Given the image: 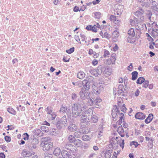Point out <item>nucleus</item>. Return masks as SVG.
Segmentation results:
<instances>
[{
    "label": "nucleus",
    "instance_id": "obj_11",
    "mask_svg": "<svg viewBox=\"0 0 158 158\" xmlns=\"http://www.w3.org/2000/svg\"><path fill=\"white\" fill-rule=\"evenodd\" d=\"M123 6L122 5H118L117 8L114 10V14L120 15L123 9Z\"/></svg>",
    "mask_w": 158,
    "mask_h": 158
},
{
    "label": "nucleus",
    "instance_id": "obj_8",
    "mask_svg": "<svg viewBox=\"0 0 158 158\" xmlns=\"http://www.w3.org/2000/svg\"><path fill=\"white\" fill-rule=\"evenodd\" d=\"M32 149L28 147L26 149L23 150L22 153L23 156L26 157H29L31 156L33 153Z\"/></svg>",
    "mask_w": 158,
    "mask_h": 158
},
{
    "label": "nucleus",
    "instance_id": "obj_15",
    "mask_svg": "<svg viewBox=\"0 0 158 158\" xmlns=\"http://www.w3.org/2000/svg\"><path fill=\"white\" fill-rule=\"evenodd\" d=\"M77 128V126L72 123H70L68 127V129L71 131H75Z\"/></svg>",
    "mask_w": 158,
    "mask_h": 158
},
{
    "label": "nucleus",
    "instance_id": "obj_64",
    "mask_svg": "<svg viewBox=\"0 0 158 158\" xmlns=\"http://www.w3.org/2000/svg\"><path fill=\"white\" fill-rule=\"evenodd\" d=\"M93 27L91 25H89L87 26L86 27V29L89 31H92Z\"/></svg>",
    "mask_w": 158,
    "mask_h": 158
},
{
    "label": "nucleus",
    "instance_id": "obj_12",
    "mask_svg": "<svg viewBox=\"0 0 158 158\" xmlns=\"http://www.w3.org/2000/svg\"><path fill=\"white\" fill-rule=\"evenodd\" d=\"M61 155L64 158H72V156L69 152L63 150L61 152Z\"/></svg>",
    "mask_w": 158,
    "mask_h": 158
},
{
    "label": "nucleus",
    "instance_id": "obj_4",
    "mask_svg": "<svg viewBox=\"0 0 158 158\" xmlns=\"http://www.w3.org/2000/svg\"><path fill=\"white\" fill-rule=\"evenodd\" d=\"M144 11L142 9H140V11H137L135 12V18L137 23L143 22L144 20L143 15Z\"/></svg>",
    "mask_w": 158,
    "mask_h": 158
},
{
    "label": "nucleus",
    "instance_id": "obj_17",
    "mask_svg": "<svg viewBox=\"0 0 158 158\" xmlns=\"http://www.w3.org/2000/svg\"><path fill=\"white\" fill-rule=\"evenodd\" d=\"M110 19L111 21H113L115 24H117V25H118V24H119V23L120 22V21L119 20H117L116 17L114 15H111L110 17Z\"/></svg>",
    "mask_w": 158,
    "mask_h": 158
},
{
    "label": "nucleus",
    "instance_id": "obj_20",
    "mask_svg": "<svg viewBox=\"0 0 158 158\" xmlns=\"http://www.w3.org/2000/svg\"><path fill=\"white\" fill-rule=\"evenodd\" d=\"M103 66L102 65L99 66L97 69H96V71L97 76L101 74L103 69Z\"/></svg>",
    "mask_w": 158,
    "mask_h": 158
},
{
    "label": "nucleus",
    "instance_id": "obj_56",
    "mask_svg": "<svg viewBox=\"0 0 158 158\" xmlns=\"http://www.w3.org/2000/svg\"><path fill=\"white\" fill-rule=\"evenodd\" d=\"M22 138H28L29 136L27 133H25L22 135Z\"/></svg>",
    "mask_w": 158,
    "mask_h": 158
},
{
    "label": "nucleus",
    "instance_id": "obj_26",
    "mask_svg": "<svg viewBox=\"0 0 158 158\" xmlns=\"http://www.w3.org/2000/svg\"><path fill=\"white\" fill-rule=\"evenodd\" d=\"M61 151L59 148H56L53 151V154L56 156H57L60 155Z\"/></svg>",
    "mask_w": 158,
    "mask_h": 158
},
{
    "label": "nucleus",
    "instance_id": "obj_48",
    "mask_svg": "<svg viewBox=\"0 0 158 158\" xmlns=\"http://www.w3.org/2000/svg\"><path fill=\"white\" fill-rule=\"evenodd\" d=\"M74 39L75 40L79 43L81 44V42L80 41L79 36L77 35H76L74 36Z\"/></svg>",
    "mask_w": 158,
    "mask_h": 158
},
{
    "label": "nucleus",
    "instance_id": "obj_16",
    "mask_svg": "<svg viewBox=\"0 0 158 158\" xmlns=\"http://www.w3.org/2000/svg\"><path fill=\"white\" fill-rule=\"evenodd\" d=\"M92 88L93 92L96 95H98L101 92V90L100 89L98 88L94 85H92Z\"/></svg>",
    "mask_w": 158,
    "mask_h": 158
},
{
    "label": "nucleus",
    "instance_id": "obj_45",
    "mask_svg": "<svg viewBox=\"0 0 158 158\" xmlns=\"http://www.w3.org/2000/svg\"><path fill=\"white\" fill-rule=\"evenodd\" d=\"M142 2V3L141 4V5L143 7H149V4L148 2Z\"/></svg>",
    "mask_w": 158,
    "mask_h": 158
},
{
    "label": "nucleus",
    "instance_id": "obj_36",
    "mask_svg": "<svg viewBox=\"0 0 158 158\" xmlns=\"http://www.w3.org/2000/svg\"><path fill=\"white\" fill-rule=\"evenodd\" d=\"M129 35H131L132 36H135V33L134 29L133 28H131L128 32Z\"/></svg>",
    "mask_w": 158,
    "mask_h": 158
},
{
    "label": "nucleus",
    "instance_id": "obj_23",
    "mask_svg": "<svg viewBox=\"0 0 158 158\" xmlns=\"http://www.w3.org/2000/svg\"><path fill=\"white\" fill-rule=\"evenodd\" d=\"M127 40L128 42L131 43H134L135 41V36L131 35H129L127 37Z\"/></svg>",
    "mask_w": 158,
    "mask_h": 158
},
{
    "label": "nucleus",
    "instance_id": "obj_25",
    "mask_svg": "<svg viewBox=\"0 0 158 158\" xmlns=\"http://www.w3.org/2000/svg\"><path fill=\"white\" fill-rule=\"evenodd\" d=\"M85 74L82 71L79 72L77 75V78L81 79H82L85 76Z\"/></svg>",
    "mask_w": 158,
    "mask_h": 158
},
{
    "label": "nucleus",
    "instance_id": "obj_53",
    "mask_svg": "<svg viewBox=\"0 0 158 158\" xmlns=\"http://www.w3.org/2000/svg\"><path fill=\"white\" fill-rule=\"evenodd\" d=\"M152 15V14L151 12L150 11H148L147 13V16L149 20H150L151 17Z\"/></svg>",
    "mask_w": 158,
    "mask_h": 158
},
{
    "label": "nucleus",
    "instance_id": "obj_27",
    "mask_svg": "<svg viewBox=\"0 0 158 158\" xmlns=\"http://www.w3.org/2000/svg\"><path fill=\"white\" fill-rule=\"evenodd\" d=\"M104 72L106 74L108 75H110L111 74L112 69L110 68L107 67L106 68Z\"/></svg>",
    "mask_w": 158,
    "mask_h": 158
},
{
    "label": "nucleus",
    "instance_id": "obj_40",
    "mask_svg": "<svg viewBox=\"0 0 158 158\" xmlns=\"http://www.w3.org/2000/svg\"><path fill=\"white\" fill-rule=\"evenodd\" d=\"M7 111L10 113L15 114V111L12 108H8L7 109Z\"/></svg>",
    "mask_w": 158,
    "mask_h": 158
},
{
    "label": "nucleus",
    "instance_id": "obj_6",
    "mask_svg": "<svg viewBox=\"0 0 158 158\" xmlns=\"http://www.w3.org/2000/svg\"><path fill=\"white\" fill-rule=\"evenodd\" d=\"M60 111L63 113H66L67 117L69 118L71 116L72 113L70 109L69 108H67L65 106H61L60 110Z\"/></svg>",
    "mask_w": 158,
    "mask_h": 158
},
{
    "label": "nucleus",
    "instance_id": "obj_7",
    "mask_svg": "<svg viewBox=\"0 0 158 158\" xmlns=\"http://www.w3.org/2000/svg\"><path fill=\"white\" fill-rule=\"evenodd\" d=\"M79 95L81 98L82 100H85V98L89 99L90 97L89 92L85 91L84 89H81Z\"/></svg>",
    "mask_w": 158,
    "mask_h": 158
},
{
    "label": "nucleus",
    "instance_id": "obj_32",
    "mask_svg": "<svg viewBox=\"0 0 158 158\" xmlns=\"http://www.w3.org/2000/svg\"><path fill=\"white\" fill-rule=\"evenodd\" d=\"M52 107L51 106H48L45 109V110L47 112L48 114H51L52 112Z\"/></svg>",
    "mask_w": 158,
    "mask_h": 158
},
{
    "label": "nucleus",
    "instance_id": "obj_60",
    "mask_svg": "<svg viewBox=\"0 0 158 158\" xmlns=\"http://www.w3.org/2000/svg\"><path fill=\"white\" fill-rule=\"evenodd\" d=\"M126 108L125 107V106L124 104H123L121 107V111L124 112L126 110Z\"/></svg>",
    "mask_w": 158,
    "mask_h": 158
},
{
    "label": "nucleus",
    "instance_id": "obj_21",
    "mask_svg": "<svg viewBox=\"0 0 158 158\" xmlns=\"http://www.w3.org/2000/svg\"><path fill=\"white\" fill-rule=\"evenodd\" d=\"M74 142V144L77 146V147L83 145L82 142L79 139H75Z\"/></svg>",
    "mask_w": 158,
    "mask_h": 158
},
{
    "label": "nucleus",
    "instance_id": "obj_30",
    "mask_svg": "<svg viewBox=\"0 0 158 158\" xmlns=\"http://www.w3.org/2000/svg\"><path fill=\"white\" fill-rule=\"evenodd\" d=\"M138 74V73L136 71H135L132 72L131 73V75L132 76L131 78L132 80H135L137 77Z\"/></svg>",
    "mask_w": 158,
    "mask_h": 158
},
{
    "label": "nucleus",
    "instance_id": "obj_54",
    "mask_svg": "<svg viewBox=\"0 0 158 158\" xmlns=\"http://www.w3.org/2000/svg\"><path fill=\"white\" fill-rule=\"evenodd\" d=\"M80 36L81 40V41H84L85 39L86 36L85 35L83 34H81Z\"/></svg>",
    "mask_w": 158,
    "mask_h": 158
},
{
    "label": "nucleus",
    "instance_id": "obj_59",
    "mask_svg": "<svg viewBox=\"0 0 158 158\" xmlns=\"http://www.w3.org/2000/svg\"><path fill=\"white\" fill-rule=\"evenodd\" d=\"M71 145L69 144H66L65 145V148L68 150H70L71 148Z\"/></svg>",
    "mask_w": 158,
    "mask_h": 158
},
{
    "label": "nucleus",
    "instance_id": "obj_63",
    "mask_svg": "<svg viewBox=\"0 0 158 158\" xmlns=\"http://www.w3.org/2000/svg\"><path fill=\"white\" fill-rule=\"evenodd\" d=\"M98 61L96 59L94 60L92 62V64L94 66H95L96 65H97L98 64Z\"/></svg>",
    "mask_w": 158,
    "mask_h": 158
},
{
    "label": "nucleus",
    "instance_id": "obj_31",
    "mask_svg": "<svg viewBox=\"0 0 158 158\" xmlns=\"http://www.w3.org/2000/svg\"><path fill=\"white\" fill-rule=\"evenodd\" d=\"M112 152V150L111 149L106 150L105 154L106 158H109L111 156V153Z\"/></svg>",
    "mask_w": 158,
    "mask_h": 158
},
{
    "label": "nucleus",
    "instance_id": "obj_50",
    "mask_svg": "<svg viewBox=\"0 0 158 158\" xmlns=\"http://www.w3.org/2000/svg\"><path fill=\"white\" fill-rule=\"evenodd\" d=\"M103 127L102 125L101 124L99 125L98 128V131L99 132H103Z\"/></svg>",
    "mask_w": 158,
    "mask_h": 158
},
{
    "label": "nucleus",
    "instance_id": "obj_41",
    "mask_svg": "<svg viewBox=\"0 0 158 158\" xmlns=\"http://www.w3.org/2000/svg\"><path fill=\"white\" fill-rule=\"evenodd\" d=\"M88 104L90 106H91L93 104H94V99L91 98L88 101Z\"/></svg>",
    "mask_w": 158,
    "mask_h": 158
},
{
    "label": "nucleus",
    "instance_id": "obj_34",
    "mask_svg": "<svg viewBox=\"0 0 158 158\" xmlns=\"http://www.w3.org/2000/svg\"><path fill=\"white\" fill-rule=\"evenodd\" d=\"M145 81V79L143 77H139L137 80L136 83L137 84H141L143 83Z\"/></svg>",
    "mask_w": 158,
    "mask_h": 158
},
{
    "label": "nucleus",
    "instance_id": "obj_58",
    "mask_svg": "<svg viewBox=\"0 0 158 158\" xmlns=\"http://www.w3.org/2000/svg\"><path fill=\"white\" fill-rule=\"evenodd\" d=\"M80 133L78 132H76L74 133V135L75 137L80 138V137L79 136V135H80Z\"/></svg>",
    "mask_w": 158,
    "mask_h": 158
},
{
    "label": "nucleus",
    "instance_id": "obj_24",
    "mask_svg": "<svg viewBox=\"0 0 158 158\" xmlns=\"http://www.w3.org/2000/svg\"><path fill=\"white\" fill-rule=\"evenodd\" d=\"M123 88L124 86L123 84H120L119 85L117 93L118 95L121 94L124 92L123 90Z\"/></svg>",
    "mask_w": 158,
    "mask_h": 158
},
{
    "label": "nucleus",
    "instance_id": "obj_39",
    "mask_svg": "<svg viewBox=\"0 0 158 158\" xmlns=\"http://www.w3.org/2000/svg\"><path fill=\"white\" fill-rule=\"evenodd\" d=\"M94 104L97 105L98 103L102 101V99L100 98L97 97L95 99H94Z\"/></svg>",
    "mask_w": 158,
    "mask_h": 158
},
{
    "label": "nucleus",
    "instance_id": "obj_29",
    "mask_svg": "<svg viewBox=\"0 0 158 158\" xmlns=\"http://www.w3.org/2000/svg\"><path fill=\"white\" fill-rule=\"evenodd\" d=\"M40 129L41 131L47 133L49 131L48 127L45 125L42 126Z\"/></svg>",
    "mask_w": 158,
    "mask_h": 158
},
{
    "label": "nucleus",
    "instance_id": "obj_14",
    "mask_svg": "<svg viewBox=\"0 0 158 158\" xmlns=\"http://www.w3.org/2000/svg\"><path fill=\"white\" fill-rule=\"evenodd\" d=\"M135 118L136 119L143 120L145 118V115L141 112H138L135 115Z\"/></svg>",
    "mask_w": 158,
    "mask_h": 158
},
{
    "label": "nucleus",
    "instance_id": "obj_2",
    "mask_svg": "<svg viewBox=\"0 0 158 158\" xmlns=\"http://www.w3.org/2000/svg\"><path fill=\"white\" fill-rule=\"evenodd\" d=\"M40 146L43 147V150L44 151H48L53 146V143L50 139H42Z\"/></svg>",
    "mask_w": 158,
    "mask_h": 158
},
{
    "label": "nucleus",
    "instance_id": "obj_1",
    "mask_svg": "<svg viewBox=\"0 0 158 158\" xmlns=\"http://www.w3.org/2000/svg\"><path fill=\"white\" fill-rule=\"evenodd\" d=\"M83 107L81 105L78 103L74 104L72 107V112L73 114L76 116H81L82 115L84 110Z\"/></svg>",
    "mask_w": 158,
    "mask_h": 158
},
{
    "label": "nucleus",
    "instance_id": "obj_49",
    "mask_svg": "<svg viewBox=\"0 0 158 158\" xmlns=\"http://www.w3.org/2000/svg\"><path fill=\"white\" fill-rule=\"evenodd\" d=\"M138 145L139 144L138 143L134 141L131 142L130 143V145L131 146H132L134 145L135 146V148L137 147Z\"/></svg>",
    "mask_w": 158,
    "mask_h": 158
},
{
    "label": "nucleus",
    "instance_id": "obj_46",
    "mask_svg": "<svg viewBox=\"0 0 158 158\" xmlns=\"http://www.w3.org/2000/svg\"><path fill=\"white\" fill-rule=\"evenodd\" d=\"M74 51V48L73 47L69 50H66V52L69 54H71Z\"/></svg>",
    "mask_w": 158,
    "mask_h": 158
},
{
    "label": "nucleus",
    "instance_id": "obj_42",
    "mask_svg": "<svg viewBox=\"0 0 158 158\" xmlns=\"http://www.w3.org/2000/svg\"><path fill=\"white\" fill-rule=\"evenodd\" d=\"M89 72L92 74L94 75L95 76H97L96 69L90 70Z\"/></svg>",
    "mask_w": 158,
    "mask_h": 158
},
{
    "label": "nucleus",
    "instance_id": "obj_28",
    "mask_svg": "<svg viewBox=\"0 0 158 158\" xmlns=\"http://www.w3.org/2000/svg\"><path fill=\"white\" fill-rule=\"evenodd\" d=\"M137 26L139 28L140 30H143L144 29V27H146L145 24L143 23V22L137 23Z\"/></svg>",
    "mask_w": 158,
    "mask_h": 158
},
{
    "label": "nucleus",
    "instance_id": "obj_62",
    "mask_svg": "<svg viewBox=\"0 0 158 158\" xmlns=\"http://www.w3.org/2000/svg\"><path fill=\"white\" fill-rule=\"evenodd\" d=\"M146 36L148 37V39L150 41L151 40H153V38L150 36V35L148 33H146Z\"/></svg>",
    "mask_w": 158,
    "mask_h": 158
},
{
    "label": "nucleus",
    "instance_id": "obj_51",
    "mask_svg": "<svg viewBox=\"0 0 158 158\" xmlns=\"http://www.w3.org/2000/svg\"><path fill=\"white\" fill-rule=\"evenodd\" d=\"M52 118V119L53 120L55 119V118L56 116V114L55 112H53V113L51 114H49Z\"/></svg>",
    "mask_w": 158,
    "mask_h": 158
},
{
    "label": "nucleus",
    "instance_id": "obj_61",
    "mask_svg": "<svg viewBox=\"0 0 158 158\" xmlns=\"http://www.w3.org/2000/svg\"><path fill=\"white\" fill-rule=\"evenodd\" d=\"M69 58H68L64 56L63 60L64 62H68L69 61Z\"/></svg>",
    "mask_w": 158,
    "mask_h": 158
},
{
    "label": "nucleus",
    "instance_id": "obj_57",
    "mask_svg": "<svg viewBox=\"0 0 158 158\" xmlns=\"http://www.w3.org/2000/svg\"><path fill=\"white\" fill-rule=\"evenodd\" d=\"M110 55V52H109L107 50H105L104 52V57H106V56H108Z\"/></svg>",
    "mask_w": 158,
    "mask_h": 158
},
{
    "label": "nucleus",
    "instance_id": "obj_10",
    "mask_svg": "<svg viewBox=\"0 0 158 158\" xmlns=\"http://www.w3.org/2000/svg\"><path fill=\"white\" fill-rule=\"evenodd\" d=\"M120 112L119 108L116 106L114 108L112 111V116L114 121H116L117 118V114Z\"/></svg>",
    "mask_w": 158,
    "mask_h": 158
},
{
    "label": "nucleus",
    "instance_id": "obj_44",
    "mask_svg": "<svg viewBox=\"0 0 158 158\" xmlns=\"http://www.w3.org/2000/svg\"><path fill=\"white\" fill-rule=\"evenodd\" d=\"M143 86L144 88H147L148 87L149 85V81L148 80L144 81L143 83Z\"/></svg>",
    "mask_w": 158,
    "mask_h": 158
},
{
    "label": "nucleus",
    "instance_id": "obj_18",
    "mask_svg": "<svg viewBox=\"0 0 158 158\" xmlns=\"http://www.w3.org/2000/svg\"><path fill=\"white\" fill-rule=\"evenodd\" d=\"M117 131L121 137H123L124 136L125 134L124 133V131L122 126L119 127L118 128Z\"/></svg>",
    "mask_w": 158,
    "mask_h": 158
},
{
    "label": "nucleus",
    "instance_id": "obj_5",
    "mask_svg": "<svg viewBox=\"0 0 158 158\" xmlns=\"http://www.w3.org/2000/svg\"><path fill=\"white\" fill-rule=\"evenodd\" d=\"M67 123L66 115L64 116L61 118L56 123V127L58 129H61L62 127H65Z\"/></svg>",
    "mask_w": 158,
    "mask_h": 158
},
{
    "label": "nucleus",
    "instance_id": "obj_3",
    "mask_svg": "<svg viewBox=\"0 0 158 158\" xmlns=\"http://www.w3.org/2000/svg\"><path fill=\"white\" fill-rule=\"evenodd\" d=\"M83 114L81 118V121L82 122H87L89 121V118L91 115L93 114L92 110L89 108L87 110L83 111Z\"/></svg>",
    "mask_w": 158,
    "mask_h": 158
},
{
    "label": "nucleus",
    "instance_id": "obj_37",
    "mask_svg": "<svg viewBox=\"0 0 158 158\" xmlns=\"http://www.w3.org/2000/svg\"><path fill=\"white\" fill-rule=\"evenodd\" d=\"M112 36L114 37H118L119 36V33L118 31L116 30L114 31L112 33Z\"/></svg>",
    "mask_w": 158,
    "mask_h": 158
},
{
    "label": "nucleus",
    "instance_id": "obj_47",
    "mask_svg": "<svg viewBox=\"0 0 158 158\" xmlns=\"http://www.w3.org/2000/svg\"><path fill=\"white\" fill-rule=\"evenodd\" d=\"M104 37L109 39L110 38V35L106 32H104Z\"/></svg>",
    "mask_w": 158,
    "mask_h": 158
},
{
    "label": "nucleus",
    "instance_id": "obj_43",
    "mask_svg": "<svg viewBox=\"0 0 158 158\" xmlns=\"http://www.w3.org/2000/svg\"><path fill=\"white\" fill-rule=\"evenodd\" d=\"M149 1L153 5L157 6L158 5V0H149Z\"/></svg>",
    "mask_w": 158,
    "mask_h": 158
},
{
    "label": "nucleus",
    "instance_id": "obj_38",
    "mask_svg": "<svg viewBox=\"0 0 158 158\" xmlns=\"http://www.w3.org/2000/svg\"><path fill=\"white\" fill-rule=\"evenodd\" d=\"M94 17L95 18L98 19H100L101 17V13L99 12H96L94 13Z\"/></svg>",
    "mask_w": 158,
    "mask_h": 158
},
{
    "label": "nucleus",
    "instance_id": "obj_13",
    "mask_svg": "<svg viewBox=\"0 0 158 158\" xmlns=\"http://www.w3.org/2000/svg\"><path fill=\"white\" fill-rule=\"evenodd\" d=\"M85 81H83L82 84L83 87L81 89H84L85 91L89 92V90L90 89V84L87 82H86Z\"/></svg>",
    "mask_w": 158,
    "mask_h": 158
},
{
    "label": "nucleus",
    "instance_id": "obj_22",
    "mask_svg": "<svg viewBox=\"0 0 158 158\" xmlns=\"http://www.w3.org/2000/svg\"><path fill=\"white\" fill-rule=\"evenodd\" d=\"M153 117V114H149L148 116L145 119V122L147 124L149 123L152 120Z\"/></svg>",
    "mask_w": 158,
    "mask_h": 158
},
{
    "label": "nucleus",
    "instance_id": "obj_33",
    "mask_svg": "<svg viewBox=\"0 0 158 158\" xmlns=\"http://www.w3.org/2000/svg\"><path fill=\"white\" fill-rule=\"evenodd\" d=\"M146 141H149L148 144V147L150 148H152L153 147L152 142L153 140L152 139H146Z\"/></svg>",
    "mask_w": 158,
    "mask_h": 158
},
{
    "label": "nucleus",
    "instance_id": "obj_19",
    "mask_svg": "<svg viewBox=\"0 0 158 158\" xmlns=\"http://www.w3.org/2000/svg\"><path fill=\"white\" fill-rule=\"evenodd\" d=\"M91 119L89 121L91 123H96L98 120V117L96 114H94L91 116Z\"/></svg>",
    "mask_w": 158,
    "mask_h": 158
},
{
    "label": "nucleus",
    "instance_id": "obj_52",
    "mask_svg": "<svg viewBox=\"0 0 158 158\" xmlns=\"http://www.w3.org/2000/svg\"><path fill=\"white\" fill-rule=\"evenodd\" d=\"M124 140L123 139L121 140V142H120L119 143V145L120 147L122 148V149H123L124 147Z\"/></svg>",
    "mask_w": 158,
    "mask_h": 158
},
{
    "label": "nucleus",
    "instance_id": "obj_55",
    "mask_svg": "<svg viewBox=\"0 0 158 158\" xmlns=\"http://www.w3.org/2000/svg\"><path fill=\"white\" fill-rule=\"evenodd\" d=\"M77 95L75 93H72L71 95L72 99L73 100H75L77 98Z\"/></svg>",
    "mask_w": 158,
    "mask_h": 158
},
{
    "label": "nucleus",
    "instance_id": "obj_35",
    "mask_svg": "<svg viewBox=\"0 0 158 158\" xmlns=\"http://www.w3.org/2000/svg\"><path fill=\"white\" fill-rule=\"evenodd\" d=\"M94 79V78L92 76H89L87 77L83 81H85L86 82H88L90 84V83L92 82Z\"/></svg>",
    "mask_w": 158,
    "mask_h": 158
},
{
    "label": "nucleus",
    "instance_id": "obj_9",
    "mask_svg": "<svg viewBox=\"0 0 158 158\" xmlns=\"http://www.w3.org/2000/svg\"><path fill=\"white\" fill-rule=\"evenodd\" d=\"M110 144L108 146L110 148H112L115 149L117 148L118 143L116 139H111L110 140Z\"/></svg>",
    "mask_w": 158,
    "mask_h": 158
}]
</instances>
